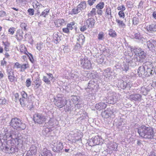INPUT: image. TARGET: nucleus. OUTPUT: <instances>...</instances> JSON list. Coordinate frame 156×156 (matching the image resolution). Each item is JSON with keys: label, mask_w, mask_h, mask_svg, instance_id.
<instances>
[{"label": "nucleus", "mask_w": 156, "mask_h": 156, "mask_svg": "<svg viewBox=\"0 0 156 156\" xmlns=\"http://www.w3.org/2000/svg\"><path fill=\"white\" fill-rule=\"evenodd\" d=\"M137 129L139 136L142 138L151 140L153 138L154 131L151 127L142 125Z\"/></svg>", "instance_id": "obj_1"}, {"label": "nucleus", "mask_w": 156, "mask_h": 156, "mask_svg": "<svg viewBox=\"0 0 156 156\" xmlns=\"http://www.w3.org/2000/svg\"><path fill=\"white\" fill-rule=\"evenodd\" d=\"M10 125L14 129L19 131L24 130L26 127V125L23 123L20 119L16 118L12 119Z\"/></svg>", "instance_id": "obj_2"}, {"label": "nucleus", "mask_w": 156, "mask_h": 156, "mask_svg": "<svg viewBox=\"0 0 156 156\" xmlns=\"http://www.w3.org/2000/svg\"><path fill=\"white\" fill-rule=\"evenodd\" d=\"M133 52L137 56L134 57L135 61L143 62L144 59L146 57V54L140 48H135L133 50Z\"/></svg>", "instance_id": "obj_3"}, {"label": "nucleus", "mask_w": 156, "mask_h": 156, "mask_svg": "<svg viewBox=\"0 0 156 156\" xmlns=\"http://www.w3.org/2000/svg\"><path fill=\"white\" fill-rule=\"evenodd\" d=\"M5 136L7 138H10L11 139L10 140H11L12 141L14 140L15 144L17 145H19L22 142V137L20 136V134H18L16 132L12 131L10 133L6 134Z\"/></svg>", "instance_id": "obj_4"}, {"label": "nucleus", "mask_w": 156, "mask_h": 156, "mask_svg": "<svg viewBox=\"0 0 156 156\" xmlns=\"http://www.w3.org/2000/svg\"><path fill=\"white\" fill-rule=\"evenodd\" d=\"M78 63L83 69H89L91 68V64L90 60L86 57L80 59Z\"/></svg>", "instance_id": "obj_5"}, {"label": "nucleus", "mask_w": 156, "mask_h": 156, "mask_svg": "<svg viewBox=\"0 0 156 156\" xmlns=\"http://www.w3.org/2000/svg\"><path fill=\"white\" fill-rule=\"evenodd\" d=\"M1 148L4 151L7 153H15L17 152L18 149L13 146H10L7 144L5 145V144H2Z\"/></svg>", "instance_id": "obj_6"}, {"label": "nucleus", "mask_w": 156, "mask_h": 156, "mask_svg": "<svg viewBox=\"0 0 156 156\" xmlns=\"http://www.w3.org/2000/svg\"><path fill=\"white\" fill-rule=\"evenodd\" d=\"M89 76L90 78H92L93 79L90 80L88 83V88L91 90L97 88L99 86L98 84V82L94 80L96 75L91 73L89 74Z\"/></svg>", "instance_id": "obj_7"}, {"label": "nucleus", "mask_w": 156, "mask_h": 156, "mask_svg": "<svg viewBox=\"0 0 156 156\" xmlns=\"http://www.w3.org/2000/svg\"><path fill=\"white\" fill-rule=\"evenodd\" d=\"M46 119V116L42 114H35L34 116V122L38 124H43Z\"/></svg>", "instance_id": "obj_8"}, {"label": "nucleus", "mask_w": 156, "mask_h": 156, "mask_svg": "<svg viewBox=\"0 0 156 156\" xmlns=\"http://www.w3.org/2000/svg\"><path fill=\"white\" fill-rule=\"evenodd\" d=\"M147 30L151 36L156 35V24L152 23L147 26Z\"/></svg>", "instance_id": "obj_9"}, {"label": "nucleus", "mask_w": 156, "mask_h": 156, "mask_svg": "<svg viewBox=\"0 0 156 156\" xmlns=\"http://www.w3.org/2000/svg\"><path fill=\"white\" fill-rule=\"evenodd\" d=\"M6 73L9 81L11 82H14L16 77L15 76L13 70L11 68H8L6 69Z\"/></svg>", "instance_id": "obj_10"}, {"label": "nucleus", "mask_w": 156, "mask_h": 156, "mask_svg": "<svg viewBox=\"0 0 156 156\" xmlns=\"http://www.w3.org/2000/svg\"><path fill=\"white\" fill-rule=\"evenodd\" d=\"M147 44L150 50L156 51V40L151 39L147 42Z\"/></svg>", "instance_id": "obj_11"}, {"label": "nucleus", "mask_w": 156, "mask_h": 156, "mask_svg": "<svg viewBox=\"0 0 156 156\" xmlns=\"http://www.w3.org/2000/svg\"><path fill=\"white\" fill-rule=\"evenodd\" d=\"M55 104L57 107L61 108L65 106L66 104V101L61 98H58Z\"/></svg>", "instance_id": "obj_12"}, {"label": "nucleus", "mask_w": 156, "mask_h": 156, "mask_svg": "<svg viewBox=\"0 0 156 156\" xmlns=\"http://www.w3.org/2000/svg\"><path fill=\"white\" fill-rule=\"evenodd\" d=\"M104 101H106V102L109 104H113L116 102L117 101V98L116 96L111 95L108 97V98H105L103 99Z\"/></svg>", "instance_id": "obj_13"}, {"label": "nucleus", "mask_w": 156, "mask_h": 156, "mask_svg": "<svg viewBox=\"0 0 156 156\" xmlns=\"http://www.w3.org/2000/svg\"><path fill=\"white\" fill-rule=\"evenodd\" d=\"M86 23L88 28L89 29L92 28L94 26L95 20L90 17V18H89L86 20Z\"/></svg>", "instance_id": "obj_14"}, {"label": "nucleus", "mask_w": 156, "mask_h": 156, "mask_svg": "<svg viewBox=\"0 0 156 156\" xmlns=\"http://www.w3.org/2000/svg\"><path fill=\"white\" fill-rule=\"evenodd\" d=\"M129 98L132 101H140L141 100V96L139 94H133L130 95Z\"/></svg>", "instance_id": "obj_15"}, {"label": "nucleus", "mask_w": 156, "mask_h": 156, "mask_svg": "<svg viewBox=\"0 0 156 156\" xmlns=\"http://www.w3.org/2000/svg\"><path fill=\"white\" fill-rule=\"evenodd\" d=\"M49 126V128H52L54 127L55 126H56L58 125V122L57 120L53 118H50L47 123ZM45 124H47V123H45Z\"/></svg>", "instance_id": "obj_16"}, {"label": "nucleus", "mask_w": 156, "mask_h": 156, "mask_svg": "<svg viewBox=\"0 0 156 156\" xmlns=\"http://www.w3.org/2000/svg\"><path fill=\"white\" fill-rule=\"evenodd\" d=\"M63 148V146L62 144L59 142L55 146H54L52 150L55 152L58 153L61 151Z\"/></svg>", "instance_id": "obj_17"}, {"label": "nucleus", "mask_w": 156, "mask_h": 156, "mask_svg": "<svg viewBox=\"0 0 156 156\" xmlns=\"http://www.w3.org/2000/svg\"><path fill=\"white\" fill-rule=\"evenodd\" d=\"M118 83L119 87L123 89H124L127 87L129 88L130 87L129 84H128L126 82L122 80H119Z\"/></svg>", "instance_id": "obj_18"}, {"label": "nucleus", "mask_w": 156, "mask_h": 156, "mask_svg": "<svg viewBox=\"0 0 156 156\" xmlns=\"http://www.w3.org/2000/svg\"><path fill=\"white\" fill-rule=\"evenodd\" d=\"M107 106V105L104 102H101L96 104L95 105V108L97 110H101L105 109Z\"/></svg>", "instance_id": "obj_19"}, {"label": "nucleus", "mask_w": 156, "mask_h": 156, "mask_svg": "<svg viewBox=\"0 0 156 156\" xmlns=\"http://www.w3.org/2000/svg\"><path fill=\"white\" fill-rule=\"evenodd\" d=\"M145 68L143 66L139 67L138 69V73L140 76H142L143 75L145 76Z\"/></svg>", "instance_id": "obj_20"}, {"label": "nucleus", "mask_w": 156, "mask_h": 156, "mask_svg": "<svg viewBox=\"0 0 156 156\" xmlns=\"http://www.w3.org/2000/svg\"><path fill=\"white\" fill-rule=\"evenodd\" d=\"M41 156H52L51 151L48 150L46 148L43 149L41 151Z\"/></svg>", "instance_id": "obj_21"}, {"label": "nucleus", "mask_w": 156, "mask_h": 156, "mask_svg": "<svg viewBox=\"0 0 156 156\" xmlns=\"http://www.w3.org/2000/svg\"><path fill=\"white\" fill-rule=\"evenodd\" d=\"M23 32L22 30H18L17 31L16 35L17 39L20 41L22 40L23 38Z\"/></svg>", "instance_id": "obj_22"}, {"label": "nucleus", "mask_w": 156, "mask_h": 156, "mask_svg": "<svg viewBox=\"0 0 156 156\" xmlns=\"http://www.w3.org/2000/svg\"><path fill=\"white\" fill-rule=\"evenodd\" d=\"M112 115L111 112H109L108 110H105L104 112H102L101 113L102 117L105 118H108Z\"/></svg>", "instance_id": "obj_23"}, {"label": "nucleus", "mask_w": 156, "mask_h": 156, "mask_svg": "<svg viewBox=\"0 0 156 156\" xmlns=\"http://www.w3.org/2000/svg\"><path fill=\"white\" fill-rule=\"evenodd\" d=\"M34 83L35 85L34 87L36 89L38 88L39 86L41 85V81L39 80L38 78H36L34 79Z\"/></svg>", "instance_id": "obj_24"}, {"label": "nucleus", "mask_w": 156, "mask_h": 156, "mask_svg": "<svg viewBox=\"0 0 156 156\" xmlns=\"http://www.w3.org/2000/svg\"><path fill=\"white\" fill-rule=\"evenodd\" d=\"M143 66L146 68H153V66L151 62H147L144 63Z\"/></svg>", "instance_id": "obj_25"}, {"label": "nucleus", "mask_w": 156, "mask_h": 156, "mask_svg": "<svg viewBox=\"0 0 156 156\" xmlns=\"http://www.w3.org/2000/svg\"><path fill=\"white\" fill-rule=\"evenodd\" d=\"M26 106L29 109H31L33 108V102L31 100H29V98H28V100L26 103Z\"/></svg>", "instance_id": "obj_26"}, {"label": "nucleus", "mask_w": 156, "mask_h": 156, "mask_svg": "<svg viewBox=\"0 0 156 156\" xmlns=\"http://www.w3.org/2000/svg\"><path fill=\"white\" fill-rule=\"evenodd\" d=\"M28 99L24 98H20L19 101L22 107L26 106V103L27 102Z\"/></svg>", "instance_id": "obj_27"}, {"label": "nucleus", "mask_w": 156, "mask_h": 156, "mask_svg": "<svg viewBox=\"0 0 156 156\" xmlns=\"http://www.w3.org/2000/svg\"><path fill=\"white\" fill-rule=\"evenodd\" d=\"M77 42L80 43L82 44L85 41V37L83 35H80L77 38Z\"/></svg>", "instance_id": "obj_28"}, {"label": "nucleus", "mask_w": 156, "mask_h": 156, "mask_svg": "<svg viewBox=\"0 0 156 156\" xmlns=\"http://www.w3.org/2000/svg\"><path fill=\"white\" fill-rule=\"evenodd\" d=\"M146 70L145 71V76H149L152 74V72L154 70L152 69V68H146Z\"/></svg>", "instance_id": "obj_29"}, {"label": "nucleus", "mask_w": 156, "mask_h": 156, "mask_svg": "<svg viewBox=\"0 0 156 156\" xmlns=\"http://www.w3.org/2000/svg\"><path fill=\"white\" fill-rule=\"evenodd\" d=\"M78 5L80 6V7L82 10L85 9L86 8V4L85 1L82 2Z\"/></svg>", "instance_id": "obj_30"}, {"label": "nucleus", "mask_w": 156, "mask_h": 156, "mask_svg": "<svg viewBox=\"0 0 156 156\" xmlns=\"http://www.w3.org/2000/svg\"><path fill=\"white\" fill-rule=\"evenodd\" d=\"M105 15L106 16L108 17V18L109 17V15H110V18H111L112 17V16L111 15V9L110 8H107L106 9V10L105 12Z\"/></svg>", "instance_id": "obj_31"}, {"label": "nucleus", "mask_w": 156, "mask_h": 156, "mask_svg": "<svg viewBox=\"0 0 156 156\" xmlns=\"http://www.w3.org/2000/svg\"><path fill=\"white\" fill-rule=\"evenodd\" d=\"M49 9H46L44 10L40 15V16H42L45 17L47 15L49 12Z\"/></svg>", "instance_id": "obj_32"}, {"label": "nucleus", "mask_w": 156, "mask_h": 156, "mask_svg": "<svg viewBox=\"0 0 156 156\" xmlns=\"http://www.w3.org/2000/svg\"><path fill=\"white\" fill-rule=\"evenodd\" d=\"M64 20L63 19H58L55 20V23H57L58 26V24L59 26L62 25L64 23Z\"/></svg>", "instance_id": "obj_33"}, {"label": "nucleus", "mask_w": 156, "mask_h": 156, "mask_svg": "<svg viewBox=\"0 0 156 156\" xmlns=\"http://www.w3.org/2000/svg\"><path fill=\"white\" fill-rule=\"evenodd\" d=\"M104 3L103 2H100L96 6V8L97 9H102L104 6Z\"/></svg>", "instance_id": "obj_34"}, {"label": "nucleus", "mask_w": 156, "mask_h": 156, "mask_svg": "<svg viewBox=\"0 0 156 156\" xmlns=\"http://www.w3.org/2000/svg\"><path fill=\"white\" fill-rule=\"evenodd\" d=\"M122 71L126 72L129 69V65L127 63L123 64V67L122 68Z\"/></svg>", "instance_id": "obj_35"}, {"label": "nucleus", "mask_w": 156, "mask_h": 156, "mask_svg": "<svg viewBox=\"0 0 156 156\" xmlns=\"http://www.w3.org/2000/svg\"><path fill=\"white\" fill-rule=\"evenodd\" d=\"M30 150L32 153L33 154L32 155L35 156L37 151L36 147L34 146H33L32 147H30Z\"/></svg>", "instance_id": "obj_36"}, {"label": "nucleus", "mask_w": 156, "mask_h": 156, "mask_svg": "<svg viewBox=\"0 0 156 156\" xmlns=\"http://www.w3.org/2000/svg\"><path fill=\"white\" fill-rule=\"evenodd\" d=\"M109 34L110 36L112 37H115L116 36L115 32L112 29L110 30L109 31Z\"/></svg>", "instance_id": "obj_37"}, {"label": "nucleus", "mask_w": 156, "mask_h": 156, "mask_svg": "<svg viewBox=\"0 0 156 156\" xmlns=\"http://www.w3.org/2000/svg\"><path fill=\"white\" fill-rule=\"evenodd\" d=\"M116 144V143H114L112 145H111L108 147L109 149L111 150V151L115 150L116 151L117 149Z\"/></svg>", "instance_id": "obj_38"}, {"label": "nucleus", "mask_w": 156, "mask_h": 156, "mask_svg": "<svg viewBox=\"0 0 156 156\" xmlns=\"http://www.w3.org/2000/svg\"><path fill=\"white\" fill-rule=\"evenodd\" d=\"M50 129L48 127L44 128L42 130V133L44 135H45L46 134L50 131Z\"/></svg>", "instance_id": "obj_39"}, {"label": "nucleus", "mask_w": 156, "mask_h": 156, "mask_svg": "<svg viewBox=\"0 0 156 156\" xmlns=\"http://www.w3.org/2000/svg\"><path fill=\"white\" fill-rule=\"evenodd\" d=\"M94 143L96 145H98L99 144L100 138L98 136H95V137L93 138Z\"/></svg>", "instance_id": "obj_40"}, {"label": "nucleus", "mask_w": 156, "mask_h": 156, "mask_svg": "<svg viewBox=\"0 0 156 156\" xmlns=\"http://www.w3.org/2000/svg\"><path fill=\"white\" fill-rule=\"evenodd\" d=\"M29 67V65L28 64H23V65H21V71H24L25 70V69Z\"/></svg>", "instance_id": "obj_41"}, {"label": "nucleus", "mask_w": 156, "mask_h": 156, "mask_svg": "<svg viewBox=\"0 0 156 156\" xmlns=\"http://www.w3.org/2000/svg\"><path fill=\"white\" fill-rule=\"evenodd\" d=\"M116 22L119 25L120 27H123L125 26V24L123 23V21H122L116 20Z\"/></svg>", "instance_id": "obj_42"}, {"label": "nucleus", "mask_w": 156, "mask_h": 156, "mask_svg": "<svg viewBox=\"0 0 156 156\" xmlns=\"http://www.w3.org/2000/svg\"><path fill=\"white\" fill-rule=\"evenodd\" d=\"M95 10L96 9L94 8H93L92 9V10L88 14L89 17L90 16H91L96 14L95 12Z\"/></svg>", "instance_id": "obj_43"}, {"label": "nucleus", "mask_w": 156, "mask_h": 156, "mask_svg": "<svg viewBox=\"0 0 156 156\" xmlns=\"http://www.w3.org/2000/svg\"><path fill=\"white\" fill-rule=\"evenodd\" d=\"M96 60L98 63L101 64L104 62V59L102 57L101 55H100L97 58Z\"/></svg>", "instance_id": "obj_44"}, {"label": "nucleus", "mask_w": 156, "mask_h": 156, "mask_svg": "<svg viewBox=\"0 0 156 156\" xmlns=\"http://www.w3.org/2000/svg\"><path fill=\"white\" fill-rule=\"evenodd\" d=\"M54 39L55 40V43L57 44L59 42L60 40V38L59 37H58V35L56 34L54 36Z\"/></svg>", "instance_id": "obj_45"}, {"label": "nucleus", "mask_w": 156, "mask_h": 156, "mask_svg": "<svg viewBox=\"0 0 156 156\" xmlns=\"http://www.w3.org/2000/svg\"><path fill=\"white\" fill-rule=\"evenodd\" d=\"M15 31V28L13 27H10L8 30V32L11 35H13Z\"/></svg>", "instance_id": "obj_46"}, {"label": "nucleus", "mask_w": 156, "mask_h": 156, "mask_svg": "<svg viewBox=\"0 0 156 156\" xmlns=\"http://www.w3.org/2000/svg\"><path fill=\"white\" fill-rule=\"evenodd\" d=\"M139 22V19L136 17H134L133 20V22L134 25H136Z\"/></svg>", "instance_id": "obj_47"}, {"label": "nucleus", "mask_w": 156, "mask_h": 156, "mask_svg": "<svg viewBox=\"0 0 156 156\" xmlns=\"http://www.w3.org/2000/svg\"><path fill=\"white\" fill-rule=\"evenodd\" d=\"M20 27L22 29H23L25 31H26L27 30V24H26L25 23H22L21 24H20Z\"/></svg>", "instance_id": "obj_48"}, {"label": "nucleus", "mask_w": 156, "mask_h": 156, "mask_svg": "<svg viewBox=\"0 0 156 156\" xmlns=\"http://www.w3.org/2000/svg\"><path fill=\"white\" fill-rule=\"evenodd\" d=\"M117 9L118 10L123 11L126 9V8L124 5H122L121 6H118Z\"/></svg>", "instance_id": "obj_49"}, {"label": "nucleus", "mask_w": 156, "mask_h": 156, "mask_svg": "<svg viewBox=\"0 0 156 156\" xmlns=\"http://www.w3.org/2000/svg\"><path fill=\"white\" fill-rule=\"evenodd\" d=\"M27 12L29 13V15L30 16H32L34 14V10L33 9H29L28 10Z\"/></svg>", "instance_id": "obj_50"}, {"label": "nucleus", "mask_w": 156, "mask_h": 156, "mask_svg": "<svg viewBox=\"0 0 156 156\" xmlns=\"http://www.w3.org/2000/svg\"><path fill=\"white\" fill-rule=\"evenodd\" d=\"M6 100L4 98H2L0 99V104L3 105L5 104L6 102Z\"/></svg>", "instance_id": "obj_51"}, {"label": "nucleus", "mask_w": 156, "mask_h": 156, "mask_svg": "<svg viewBox=\"0 0 156 156\" xmlns=\"http://www.w3.org/2000/svg\"><path fill=\"white\" fill-rule=\"evenodd\" d=\"M118 15L120 17L124 18L125 16L124 13L122 11H120L118 13Z\"/></svg>", "instance_id": "obj_52"}, {"label": "nucleus", "mask_w": 156, "mask_h": 156, "mask_svg": "<svg viewBox=\"0 0 156 156\" xmlns=\"http://www.w3.org/2000/svg\"><path fill=\"white\" fill-rule=\"evenodd\" d=\"M43 81L47 84H49L50 83V81L49 80L48 78H47L46 76H44L43 77Z\"/></svg>", "instance_id": "obj_53"}, {"label": "nucleus", "mask_w": 156, "mask_h": 156, "mask_svg": "<svg viewBox=\"0 0 156 156\" xmlns=\"http://www.w3.org/2000/svg\"><path fill=\"white\" fill-rule=\"evenodd\" d=\"M93 150L96 153L99 152L100 151V149L99 146H97L94 147Z\"/></svg>", "instance_id": "obj_54"}, {"label": "nucleus", "mask_w": 156, "mask_h": 156, "mask_svg": "<svg viewBox=\"0 0 156 156\" xmlns=\"http://www.w3.org/2000/svg\"><path fill=\"white\" fill-rule=\"evenodd\" d=\"M88 145L91 146H95V144L94 143V140H93V138H91L89 142L88 143Z\"/></svg>", "instance_id": "obj_55"}, {"label": "nucleus", "mask_w": 156, "mask_h": 156, "mask_svg": "<svg viewBox=\"0 0 156 156\" xmlns=\"http://www.w3.org/2000/svg\"><path fill=\"white\" fill-rule=\"evenodd\" d=\"M21 94L22 97V98H27V94L24 91L21 92Z\"/></svg>", "instance_id": "obj_56"}, {"label": "nucleus", "mask_w": 156, "mask_h": 156, "mask_svg": "<svg viewBox=\"0 0 156 156\" xmlns=\"http://www.w3.org/2000/svg\"><path fill=\"white\" fill-rule=\"evenodd\" d=\"M26 85L27 87H29L30 86L31 81L30 79H28L26 81Z\"/></svg>", "instance_id": "obj_57"}, {"label": "nucleus", "mask_w": 156, "mask_h": 156, "mask_svg": "<svg viewBox=\"0 0 156 156\" xmlns=\"http://www.w3.org/2000/svg\"><path fill=\"white\" fill-rule=\"evenodd\" d=\"M43 47V43L38 44H37L36 45L37 48L39 51H40Z\"/></svg>", "instance_id": "obj_58"}, {"label": "nucleus", "mask_w": 156, "mask_h": 156, "mask_svg": "<svg viewBox=\"0 0 156 156\" xmlns=\"http://www.w3.org/2000/svg\"><path fill=\"white\" fill-rule=\"evenodd\" d=\"M82 107V105L81 104H78V103L76 104L75 105V108L76 110L77 109H79Z\"/></svg>", "instance_id": "obj_59"}, {"label": "nucleus", "mask_w": 156, "mask_h": 156, "mask_svg": "<svg viewBox=\"0 0 156 156\" xmlns=\"http://www.w3.org/2000/svg\"><path fill=\"white\" fill-rule=\"evenodd\" d=\"M103 34L102 32H100L98 35V39L99 40H102L103 37Z\"/></svg>", "instance_id": "obj_60"}, {"label": "nucleus", "mask_w": 156, "mask_h": 156, "mask_svg": "<svg viewBox=\"0 0 156 156\" xmlns=\"http://www.w3.org/2000/svg\"><path fill=\"white\" fill-rule=\"evenodd\" d=\"M10 44L9 43H7V44H5V45L4 49L6 51H9V46Z\"/></svg>", "instance_id": "obj_61"}, {"label": "nucleus", "mask_w": 156, "mask_h": 156, "mask_svg": "<svg viewBox=\"0 0 156 156\" xmlns=\"http://www.w3.org/2000/svg\"><path fill=\"white\" fill-rule=\"evenodd\" d=\"M87 25H84L82 27H81L80 28V30L81 31H82V32H83L84 31L86 30H87Z\"/></svg>", "instance_id": "obj_62"}, {"label": "nucleus", "mask_w": 156, "mask_h": 156, "mask_svg": "<svg viewBox=\"0 0 156 156\" xmlns=\"http://www.w3.org/2000/svg\"><path fill=\"white\" fill-rule=\"evenodd\" d=\"M95 2L94 0H88L87 1L88 3L90 6L93 5Z\"/></svg>", "instance_id": "obj_63"}, {"label": "nucleus", "mask_w": 156, "mask_h": 156, "mask_svg": "<svg viewBox=\"0 0 156 156\" xmlns=\"http://www.w3.org/2000/svg\"><path fill=\"white\" fill-rule=\"evenodd\" d=\"M7 62L5 60V58H4L3 60L1 61V66H6L7 64Z\"/></svg>", "instance_id": "obj_64"}]
</instances>
